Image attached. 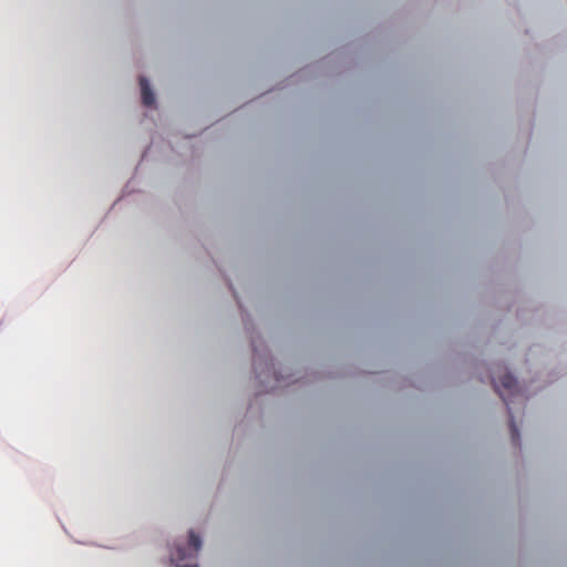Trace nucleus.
Returning <instances> with one entry per match:
<instances>
[{
    "label": "nucleus",
    "instance_id": "obj_4",
    "mask_svg": "<svg viewBox=\"0 0 567 567\" xmlns=\"http://www.w3.org/2000/svg\"><path fill=\"white\" fill-rule=\"evenodd\" d=\"M189 546L197 554L202 547V540L193 530L189 532Z\"/></svg>",
    "mask_w": 567,
    "mask_h": 567
},
{
    "label": "nucleus",
    "instance_id": "obj_3",
    "mask_svg": "<svg viewBox=\"0 0 567 567\" xmlns=\"http://www.w3.org/2000/svg\"><path fill=\"white\" fill-rule=\"evenodd\" d=\"M186 557H187L186 550H185V548H183L181 546H177L175 548V551L172 553V561L177 567H197L196 564L183 563L186 559Z\"/></svg>",
    "mask_w": 567,
    "mask_h": 567
},
{
    "label": "nucleus",
    "instance_id": "obj_2",
    "mask_svg": "<svg viewBox=\"0 0 567 567\" xmlns=\"http://www.w3.org/2000/svg\"><path fill=\"white\" fill-rule=\"evenodd\" d=\"M142 101L145 106H152L155 102L154 93L145 78H140Z\"/></svg>",
    "mask_w": 567,
    "mask_h": 567
},
{
    "label": "nucleus",
    "instance_id": "obj_5",
    "mask_svg": "<svg viewBox=\"0 0 567 567\" xmlns=\"http://www.w3.org/2000/svg\"><path fill=\"white\" fill-rule=\"evenodd\" d=\"M509 429H511V435H512L513 443L515 445H519V439H520L519 431H518L512 415L509 417Z\"/></svg>",
    "mask_w": 567,
    "mask_h": 567
},
{
    "label": "nucleus",
    "instance_id": "obj_1",
    "mask_svg": "<svg viewBox=\"0 0 567 567\" xmlns=\"http://www.w3.org/2000/svg\"><path fill=\"white\" fill-rule=\"evenodd\" d=\"M492 383H493L495 391L502 396L504 403L506 404V406L509 410L511 401L504 395L503 390L507 391L509 394H516V392H517L516 379L509 372H504L502 375L493 374Z\"/></svg>",
    "mask_w": 567,
    "mask_h": 567
}]
</instances>
